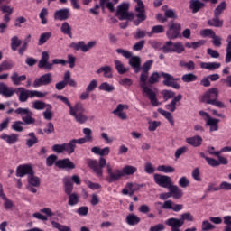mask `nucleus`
Instances as JSON below:
<instances>
[{
	"instance_id": "nucleus-13",
	"label": "nucleus",
	"mask_w": 231,
	"mask_h": 231,
	"mask_svg": "<svg viewBox=\"0 0 231 231\" xmlns=\"http://www.w3.org/2000/svg\"><path fill=\"white\" fill-rule=\"evenodd\" d=\"M95 46H97V41L88 42V44H86L84 41H80L78 43L72 42L70 44V48H73V50H76V51L81 50L83 53H88V51H89V50H93Z\"/></svg>"
},
{
	"instance_id": "nucleus-10",
	"label": "nucleus",
	"mask_w": 231,
	"mask_h": 231,
	"mask_svg": "<svg viewBox=\"0 0 231 231\" xmlns=\"http://www.w3.org/2000/svg\"><path fill=\"white\" fill-rule=\"evenodd\" d=\"M16 115H20L23 124L25 125H32L35 124V118L33 117V112L30 108L18 107L14 110Z\"/></svg>"
},
{
	"instance_id": "nucleus-43",
	"label": "nucleus",
	"mask_w": 231,
	"mask_h": 231,
	"mask_svg": "<svg viewBox=\"0 0 231 231\" xmlns=\"http://www.w3.org/2000/svg\"><path fill=\"white\" fill-rule=\"evenodd\" d=\"M179 66L180 68H186V69H188L189 71H194V69H196V63H194V61L189 60L188 62H186L185 60H180L179 62Z\"/></svg>"
},
{
	"instance_id": "nucleus-28",
	"label": "nucleus",
	"mask_w": 231,
	"mask_h": 231,
	"mask_svg": "<svg viewBox=\"0 0 231 231\" xmlns=\"http://www.w3.org/2000/svg\"><path fill=\"white\" fill-rule=\"evenodd\" d=\"M91 152H93V154L100 156V158H103V156H109V152H111V148L105 147L101 149L98 146H94L91 149Z\"/></svg>"
},
{
	"instance_id": "nucleus-34",
	"label": "nucleus",
	"mask_w": 231,
	"mask_h": 231,
	"mask_svg": "<svg viewBox=\"0 0 231 231\" xmlns=\"http://www.w3.org/2000/svg\"><path fill=\"white\" fill-rule=\"evenodd\" d=\"M11 80L14 86H21V82L26 80V75L19 76V73L14 72L11 76Z\"/></svg>"
},
{
	"instance_id": "nucleus-45",
	"label": "nucleus",
	"mask_w": 231,
	"mask_h": 231,
	"mask_svg": "<svg viewBox=\"0 0 231 231\" xmlns=\"http://www.w3.org/2000/svg\"><path fill=\"white\" fill-rule=\"evenodd\" d=\"M28 136L30 137V139L26 141L27 147H33V145L39 143V139L37 138V136H35V133L31 132L28 134Z\"/></svg>"
},
{
	"instance_id": "nucleus-59",
	"label": "nucleus",
	"mask_w": 231,
	"mask_h": 231,
	"mask_svg": "<svg viewBox=\"0 0 231 231\" xmlns=\"http://www.w3.org/2000/svg\"><path fill=\"white\" fill-rule=\"evenodd\" d=\"M23 124L24 123L22 121H15L13 123L11 128L13 129V131H16V133H23V131H24Z\"/></svg>"
},
{
	"instance_id": "nucleus-60",
	"label": "nucleus",
	"mask_w": 231,
	"mask_h": 231,
	"mask_svg": "<svg viewBox=\"0 0 231 231\" xmlns=\"http://www.w3.org/2000/svg\"><path fill=\"white\" fill-rule=\"evenodd\" d=\"M14 68V62L12 61H3L0 64V73L3 71H8V69H11Z\"/></svg>"
},
{
	"instance_id": "nucleus-6",
	"label": "nucleus",
	"mask_w": 231,
	"mask_h": 231,
	"mask_svg": "<svg viewBox=\"0 0 231 231\" xmlns=\"http://www.w3.org/2000/svg\"><path fill=\"white\" fill-rule=\"evenodd\" d=\"M86 108L80 103H76L74 107L69 111V115L74 116L79 124H86L88 122V116L84 115Z\"/></svg>"
},
{
	"instance_id": "nucleus-32",
	"label": "nucleus",
	"mask_w": 231,
	"mask_h": 231,
	"mask_svg": "<svg viewBox=\"0 0 231 231\" xmlns=\"http://www.w3.org/2000/svg\"><path fill=\"white\" fill-rule=\"evenodd\" d=\"M168 189L174 199H181V198H183V190H181L180 187L171 184V187Z\"/></svg>"
},
{
	"instance_id": "nucleus-17",
	"label": "nucleus",
	"mask_w": 231,
	"mask_h": 231,
	"mask_svg": "<svg viewBox=\"0 0 231 231\" xmlns=\"http://www.w3.org/2000/svg\"><path fill=\"white\" fill-rule=\"evenodd\" d=\"M50 60V53L48 51L42 52V58L38 63V68L43 69H53V64L48 62Z\"/></svg>"
},
{
	"instance_id": "nucleus-55",
	"label": "nucleus",
	"mask_w": 231,
	"mask_h": 231,
	"mask_svg": "<svg viewBox=\"0 0 231 231\" xmlns=\"http://www.w3.org/2000/svg\"><path fill=\"white\" fill-rule=\"evenodd\" d=\"M157 171H159V172H164V174H169L171 172H174L176 169L172 166L160 165L157 167Z\"/></svg>"
},
{
	"instance_id": "nucleus-42",
	"label": "nucleus",
	"mask_w": 231,
	"mask_h": 231,
	"mask_svg": "<svg viewBox=\"0 0 231 231\" xmlns=\"http://www.w3.org/2000/svg\"><path fill=\"white\" fill-rule=\"evenodd\" d=\"M158 113H160V115L164 116V118H166V120H168V122L171 124V125H174V117L172 116V114H171V112H169L167 110H163L162 108H159Z\"/></svg>"
},
{
	"instance_id": "nucleus-49",
	"label": "nucleus",
	"mask_w": 231,
	"mask_h": 231,
	"mask_svg": "<svg viewBox=\"0 0 231 231\" xmlns=\"http://www.w3.org/2000/svg\"><path fill=\"white\" fill-rule=\"evenodd\" d=\"M99 90L106 91V93H113V91L115 90V86L107 82H103L99 85Z\"/></svg>"
},
{
	"instance_id": "nucleus-56",
	"label": "nucleus",
	"mask_w": 231,
	"mask_h": 231,
	"mask_svg": "<svg viewBox=\"0 0 231 231\" xmlns=\"http://www.w3.org/2000/svg\"><path fill=\"white\" fill-rule=\"evenodd\" d=\"M51 225L53 228H56V230H59V231H71V227L65 225L59 224V222L51 221Z\"/></svg>"
},
{
	"instance_id": "nucleus-58",
	"label": "nucleus",
	"mask_w": 231,
	"mask_h": 231,
	"mask_svg": "<svg viewBox=\"0 0 231 231\" xmlns=\"http://www.w3.org/2000/svg\"><path fill=\"white\" fill-rule=\"evenodd\" d=\"M53 106L51 105L48 106V107L45 108V111L43 112V118L45 120H51L53 118Z\"/></svg>"
},
{
	"instance_id": "nucleus-19",
	"label": "nucleus",
	"mask_w": 231,
	"mask_h": 231,
	"mask_svg": "<svg viewBox=\"0 0 231 231\" xmlns=\"http://www.w3.org/2000/svg\"><path fill=\"white\" fill-rule=\"evenodd\" d=\"M93 131H91V128H84L83 129V134H85V137L80 139H72L75 145L79 143V145H82L83 143H86L87 142H93Z\"/></svg>"
},
{
	"instance_id": "nucleus-4",
	"label": "nucleus",
	"mask_w": 231,
	"mask_h": 231,
	"mask_svg": "<svg viewBox=\"0 0 231 231\" xmlns=\"http://www.w3.org/2000/svg\"><path fill=\"white\" fill-rule=\"evenodd\" d=\"M185 221H194V216L190 213H184L180 216V219L169 218L165 221L168 226H173V231H180V228L185 225Z\"/></svg>"
},
{
	"instance_id": "nucleus-27",
	"label": "nucleus",
	"mask_w": 231,
	"mask_h": 231,
	"mask_svg": "<svg viewBox=\"0 0 231 231\" xmlns=\"http://www.w3.org/2000/svg\"><path fill=\"white\" fill-rule=\"evenodd\" d=\"M186 143L192 147H201L203 143V138L199 135L186 138Z\"/></svg>"
},
{
	"instance_id": "nucleus-51",
	"label": "nucleus",
	"mask_w": 231,
	"mask_h": 231,
	"mask_svg": "<svg viewBox=\"0 0 231 231\" xmlns=\"http://www.w3.org/2000/svg\"><path fill=\"white\" fill-rule=\"evenodd\" d=\"M22 41L19 39L18 36H14L11 38V50L13 51H16L17 48H19V46H21L22 44Z\"/></svg>"
},
{
	"instance_id": "nucleus-48",
	"label": "nucleus",
	"mask_w": 231,
	"mask_h": 231,
	"mask_svg": "<svg viewBox=\"0 0 231 231\" xmlns=\"http://www.w3.org/2000/svg\"><path fill=\"white\" fill-rule=\"evenodd\" d=\"M68 196H69L68 205H69V207H75V205H79V194L70 193Z\"/></svg>"
},
{
	"instance_id": "nucleus-57",
	"label": "nucleus",
	"mask_w": 231,
	"mask_h": 231,
	"mask_svg": "<svg viewBox=\"0 0 231 231\" xmlns=\"http://www.w3.org/2000/svg\"><path fill=\"white\" fill-rule=\"evenodd\" d=\"M42 24H48V9L42 8L39 14Z\"/></svg>"
},
{
	"instance_id": "nucleus-2",
	"label": "nucleus",
	"mask_w": 231,
	"mask_h": 231,
	"mask_svg": "<svg viewBox=\"0 0 231 231\" xmlns=\"http://www.w3.org/2000/svg\"><path fill=\"white\" fill-rule=\"evenodd\" d=\"M217 98H219V88H212L203 94L202 102H204V104L215 106V107H218V109H226L225 102Z\"/></svg>"
},
{
	"instance_id": "nucleus-18",
	"label": "nucleus",
	"mask_w": 231,
	"mask_h": 231,
	"mask_svg": "<svg viewBox=\"0 0 231 231\" xmlns=\"http://www.w3.org/2000/svg\"><path fill=\"white\" fill-rule=\"evenodd\" d=\"M15 93L18 96L19 102H28V98H32V90L26 89L23 87L16 88Z\"/></svg>"
},
{
	"instance_id": "nucleus-53",
	"label": "nucleus",
	"mask_w": 231,
	"mask_h": 231,
	"mask_svg": "<svg viewBox=\"0 0 231 231\" xmlns=\"http://www.w3.org/2000/svg\"><path fill=\"white\" fill-rule=\"evenodd\" d=\"M181 80L186 83L196 82V80H198V76H196V74H194V73L184 74L181 77Z\"/></svg>"
},
{
	"instance_id": "nucleus-46",
	"label": "nucleus",
	"mask_w": 231,
	"mask_h": 231,
	"mask_svg": "<svg viewBox=\"0 0 231 231\" xmlns=\"http://www.w3.org/2000/svg\"><path fill=\"white\" fill-rule=\"evenodd\" d=\"M99 4L102 10L106 7L110 12H115V5L111 0H99Z\"/></svg>"
},
{
	"instance_id": "nucleus-39",
	"label": "nucleus",
	"mask_w": 231,
	"mask_h": 231,
	"mask_svg": "<svg viewBox=\"0 0 231 231\" xmlns=\"http://www.w3.org/2000/svg\"><path fill=\"white\" fill-rule=\"evenodd\" d=\"M137 171H138V168L131 165H126L123 167V169L121 170V172L123 176H133V174H134V172H136Z\"/></svg>"
},
{
	"instance_id": "nucleus-14",
	"label": "nucleus",
	"mask_w": 231,
	"mask_h": 231,
	"mask_svg": "<svg viewBox=\"0 0 231 231\" xmlns=\"http://www.w3.org/2000/svg\"><path fill=\"white\" fill-rule=\"evenodd\" d=\"M153 180L159 187L169 189L172 185V179L167 175L154 174Z\"/></svg>"
},
{
	"instance_id": "nucleus-25",
	"label": "nucleus",
	"mask_w": 231,
	"mask_h": 231,
	"mask_svg": "<svg viewBox=\"0 0 231 231\" xmlns=\"http://www.w3.org/2000/svg\"><path fill=\"white\" fill-rule=\"evenodd\" d=\"M55 165L59 169H75V163L69 159L59 160L55 162Z\"/></svg>"
},
{
	"instance_id": "nucleus-50",
	"label": "nucleus",
	"mask_w": 231,
	"mask_h": 231,
	"mask_svg": "<svg viewBox=\"0 0 231 231\" xmlns=\"http://www.w3.org/2000/svg\"><path fill=\"white\" fill-rule=\"evenodd\" d=\"M51 37V32H43L40 35L39 41H38V46H42V44H46L48 41H50V38Z\"/></svg>"
},
{
	"instance_id": "nucleus-3",
	"label": "nucleus",
	"mask_w": 231,
	"mask_h": 231,
	"mask_svg": "<svg viewBox=\"0 0 231 231\" xmlns=\"http://www.w3.org/2000/svg\"><path fill=\"white\" fill-rule=\"evenodd\" d=\"M28 176V185L32 187H41V179L33 175V168L30 164L20 165L16 169V176L18 178H24Z\"/></svg>"
},
{
	"instance_id": "nucleus-31",
	"label": "nucleus",
	"mask_w": 231,
	"mask_h": 231,
	"mask_svg": "<svg viewBox=\"0 0 231 231\" xmlns=\"http://www.w3.org/2000/svg\"><path fill=\"white\" fill-rule=\"evenodd\" d=\"M189 8L192 10V14H198L201 8H205V3L199 0H190Z\"/></svg>"
},
{
	"instance_id": "nucleus-5",
	"label": "nucleus",
	"mask_w": 231,
	"mask_h": 231,
	"mask_svg": "<svg viewBox=\"0 0 231 231\" xmlns=\"http://www.w3.org/2000/svg\"><path fill=\"white\" fill-rule=\"evenodd\" d=\"M87 165L94 171L97 176H102L104 174V167H107V162L104 157L99 158V164L95 159H88Z\"/></svg>"
},
{
	"instance_id": "nucleus-21",
	"label": "nucleus",
	"mask_w": 231,
	"mask_h": 231,
	"mask_svg": "<svg viewBox=\"0 0 231 231\" xmlns=\"http://www.w3.org/2000/svg\"><path fill=\"white\" fill-rule=\"evenodd\" d=\"M125 109H129V106L127 105H117L116 108L113 111V114L116 116H118L121 120H127V114L124 112Z\"/></svg>"
},
{
	"instance_id": "nucleus-63",
	"label": "nucleus",
	"mask_w": 231,
	"mask_h": 231,
	"mask_svg": "<svg viewBox=\"0 0 231 231\" xmlns=\"http://www.w3.org/2000/svg\"><path fill=\"white\" fill-rule=\"evenodd\" d=\"M48 92H42L39 90H31V98H44Z\"/></svg>"
},
{
	"instance_id": "nucleus-22",
	"label": "nucleus",
	"mask_w": 231,
	"mask_h": 231,
	"mask_svg": "<svg viewBox=\"0 0 231 231\" xmlns=\"http://www.w3.org/2000/svg\"><path fill=\"white\" fill-rule=\"evenodd\" d=\"M162 208H164V210H173V212H180V210H183V205L174 204L172 200H166L162 205Z\"/></svg>"
},
{
	"instance_id": "nucleus-9",
	"label": "nucleus",
	"mask_w": 231,
	"mask_h": 231,
	"mask_svg": "<svg viewBox=\"0 0 231 231\" xmlns=\"http://www.w3.org/2000/svg\"><path fill=\"white\" fill-rule=\"evenodd\" d=\"M129 3H122L117 6L116 15L119 17V21H133L134 19V14L128 12Z\"/></svg>"
},
{
	"instance_id": "nucleus-47",
	"label": "nucleus",
	"mask_w": 231,
	"mask_h": 231,
	"mask_svg": "<svg viewBox=\"0 0 231 231\" xmlns=\"http://www.w3.org/2000/svg\"><path fill=\"white\" fill-rule=\"evenodd\" d=\"M48 106H50V104H46L41 100H36L32 103V109H36V111H42V109H46Z\"/></svg>"
},
{
	"instance_id": "nucleus-54",
	"label": "nucleus",
	"mask_w": 231,
	"mask_h": 231,
	"mask_svg": "<svg viewBox=\"0 0 231 231\" xmlns=\"http://www.w3.org/2000/svg\"><path fill=\"white\" fill-rule=\"evenodd\" d=\"M201 230L202 231H212L216 230V226H214L210 221L208 220H203L201 225Z\"/></svg>"
},
{
	"instance_id": "nucleus-1",
	"label": "nucleus",
	"mask_w": 231,
	"mask_h": 231,
	"mask_svg": "<svg viewBox=\"0 0 231 231\" xmlns=\"http://www.w3.org/2000/svg\"><path fill=\"white\" fill-rule=\"evenodd\" d=\"M152 64H154L153 60H147L143 63L142 67V73L140 76V88L143 89V93L148 96L149 100L151 101L152 106L154 107H158L160 106V102L156 98V92L147 86V80L149 79V71L151 68H152Z\"/></svg>"
},
{
	"instance_id": "nucleus-62",
	"label": "nucleus",
	"mask_w": 231,
	"mask_h": 231,
	"mask_svg": "<svg viewBox=\"0 0 231 231\" xmlns=\"http://www.w3.org/2000/svg\"><path fill=\"white\" fill-rule=\"evenodd\" d=\"M162 95L166 102L170 98H176V94L172 90H162Z\"/></svg>"
},
{
	"instance_id": "nucleus-40",
	"label": "nucleus",
	"mask_w": 231,
	"mask_h": 231,
	"mask_svg": "<svg viewBox=\"0 0 231 231\" xmlns=\"http://www.w3.org/2000/svg\"><path fill=\"white\" fill-rule=\"evenodd\" d=\"M114 64L116 66V69L119 75H124V73H127L129 69L124 66V63L118 60H114Z\"/></svg>"
},
{
	"instance_id": "nucleus-20",
	"label": "nucleus",
	"mask_w": 231,
	"mask_h": 231,
	"mask_svg": "<svg viewBox=\"0 0 231 231\" xmlns=\"http://www.w3.org/2000/svg\"><path fill=\"white\" fill-rule=\"evenodd\" d=\"M129 59V65L133 68L134 73H140L142 66V59L140 56H131Z\"/></svg>"
},
{
	"instance_id": "nucleus-16",
	"label": "nucleus",
	"mask_w": 231,
	"mask_h": 231,
	"mask_svg": "<svg viewBox=\"0 0 231 231\" xmlns=\"http://www.w3.org/2000/svg\"><path fill=\"white\" fill-rule=\"evenodd\" d=\"M54 21H68L71 17V11L69 8H61L54 12Z\"/></svg>"
},
{
	"instance_id": "nucleus-35",
	"label": "nucleus",
	"mask_w": 231,
	"mask_h": 231,
	"mask_svg": "<svg viewBox=\"0 0 231 231\" xmlns=\"http://www.w3.org/2000/svg\"><path fill=\"white\" fill-rule=\"evenodd\" d=\"M140 221H142L140 217H138V216H136L134 214H129L126 217V223L130 226H134L138 225V223H140Z\"/></svg>"
},
{
	"instance_id": "nucleus-33",
	"label": "nucleus",
	"mask_w": 231,
	"mask_h": 231,
	"mask_svg": "<svg viewBox=\"0 0 231 231\" xmlns=\"http://www.w3.org/2000/svg\"><path fill=\"white\" fill-rule=\"evenodd\" d=\"M200 68L202 69H208V71H214L221 68V63L217 62H200Z\"/></svg>"
},
{
	"instance_id": "nucleus-38",
	"label": "nucleus",
	"mask_w": 231,
	"mask_h": 231,
	"mask_svg": "<svg viewBox=\"0 0 231 231\" xmlns=\"http://www.w3.org/2000/svg\"><path fill=\"white\" fill-rule=\"evenodd\" d=\"M63 183L65 187V193L67 195L71 194V192H73V183L71 182V178L64 177Z\"/></svg>"
},
{
	"instance_id": "nucleus-61",
	"label": "nucleus",
	"mask_w": 231,
	"mask_h": 231,
	"mask_svg": "<svg viewBox=\"0 0 231 231\" xmlns=\"http://www.w3.org/2000/svg\"><path fill=\"white\" fill-rule=\"evenodd\" d=\"M212 39V44L213 46H215L216 48H221V45L223 44L221 42L223 41V38H221V36L213 34V36H211Z\"/></svg>"
},
{
	"instance_id": "nucleus-15",
	"label": "nucleus",
	"mask_w": 231,
	"mask_h": 231,
	"mask_svg": "<svg viewBox=\"0 0 231 231\" xmlns=\"http://www.w3.org/2000/svg\"><path fill=\"white\" fill-rule=\"evenodd\" d=\"M51 82H53L51 73H46L35 79L32 86L34 88H41V86H49V84H51Z\"/></svg>"
},
{
	"instance_id": "nucleus-64",
	"label": "nucleus",
	"mask_w": 231,
	"mask_h": 231,
	"mask_svg": "<svg viewBox=\"0 0 231 231\" xmlns=\"http://www.w3.org/2000/svg\"><path fill=\"white\" fill-rule=\"evenodd\" d=\"M216 32H214V30L212 29H203L200 31L199 34L200 37H210L212 39V37L214 36Z\"/></svg>"
},
{
	"instance_id": "nucleus-36",
	"label": "nucleus",
	"mask_w": 231,
	"mask_h": 231,
	"mask_svg": "<svg viewBox=\"0 0 231 231\" xmlns=\"http://www.w3.org/2000/svg\"><path fill=\"white\" fill-rule=\"evenodd\" d=\"M226 2H221L214 10V17H221V14L226 10Z\"/></svg>"
},
{
	"instance_id": "nucleus-7",
	"label": "nucleus",
	"mask_w": 231,
	"mask_h": 231,
	"mask_svg": "<svg viewBox=\"0 0 231 231\" xmlns=\"http://www.w3.org/2000/svg\"><path fill=\"white\" fill-rule=\"evenodd\" d=\"M163 53H183L185 51V46L181 42H172V41H168L161 48Z\"/></svg>"
},
{
	"instance_id": "nucleus-26",
	"label": "nucleus",
	"mask_w": 231,
	"mask_h": 231,
	"mask_svg": "<svg viewBox=\"0 0 231 231\" xmlns=\"http://www.w3.org/2000/svg\"><path fill=\"white\" fill-rule=\"evenodd\" d=\"M96 73L97 75H100V73H103V77H105V79H113V68H111V66L109 65H105L101 68H99Z\"/></svg>"
},
{
	"instance_id": "nucleus-29",
	"label": "nucleus",
	"mask_w": 231,
	"mask_h": 231,
	"mask_svg": "<svg viewBox=\"0 0 231 231\" xmlns=\"http://www.w3.org/2000/svg\"><path fill=\"white\" fill-rule=\"evenodd\" d=\"M182 99L183 96L181 94H179L171 100L170 104L165 105V109H167V111H170L171 113H174V111H176V105Z\"/></svg>"
},
{
	"instance_id": "nucleus-8",
	"label": "nucleus",
	"mask_w": 231,
	"mask_h": 231,
	"mask_svg": "<svg viewBox=\"0 0 231 231\" xmlns=\"http://www.w3.org/2000/svg\"><path fill=\"white\" fill-rule=\"evenodd\" d=\"M166 37L170 39V41L181 39V23H178L174 21H171L170 24H168Z\"/></svg>"
},
{
	"instance_id": "nucleus-41",
	"label": "nucleus",
	"mask_w": 231,
	"mask_h": 231,
	"mask_svg": "<svg viewBox=\"0 0 231 231\" xmlns=\"http://www.w3.org/2000/svg\"><path fill=\"white\" fill-rule=\"evenodd\" d=\"M76 144L72 140H70L69 143H63V149H64V152H68L69 154H73L75 152V148H76Z\"/></svg>"
},
{
	"instance_id": "nucleus-11",
	"label": "nucleus",
	"mask_w": 231,
	"mask_h": 231,
	"mask_svg": "<svg viewBox=\"0 0 231 231\" xmlns=\"http://www.w3.org/2000/svg\"><path fill=\"white\" fill-rule=\"evenodd\" d=\"M135 5V12H136V17L137 20L134 21V24L135 26H138L140 23H143V21H145L147 19V15L145 14V5H143V1L142 0H134Z\"/></svg>"
},
{
	"instance_id": "nucleus-37",
	"label": "nucleus",
	"mask_w": 231,
	"mask_h": 231,
	"mask_svg": "<svg viewBox=\"0 0 231 231\" xmlns=\"http://www.w3.org/2000/svg\"><path fill=\"white\" fill-rule=\"evenodd\" d=\"M208 24L214 28H223V20L219 19V16H214V18L208 20Z\"/></svg>"
},
{
	"instance_id": "nucleus-23",
	"label": "nucleus",
	"mask_w": 231,
	"mask_h": 231,
	"mask_svg": "<svg viewBox=\"0 0 231 231\" xmlns=\"http://www.w3.org/2000/svg\"><path fill=\"white\" fill-rule=\"evenodd\" d=\"M219 119L214 117L206 120V127H209V133L219 131Z\"/></svg>"
},
{
	"instance_id": "nucleus-12",
	"label": "nucleus",
	"mask_w": 231,
	"mask_h": 231,
	"mask_svg": "<svg viewBox=\"0 0 231 231\" xmlns=\"http://www.w3.org/2000/svg\"><path fill=\"white\" fill-rule=\"evenodd\" d=\"M106 172L108 174V183H114V181H118L120 178H124L122 170L118 168L113 169V167H111V163L109 162L106 164Z\"/></svg>"
},
{
	"instance_id": "nucleus-24",
	"label": "nucleus",
	"mask_w": 231,
	"mask_h": 231,
	"mask_svg": "<svg viewBox=\"0 0 231 231\" xmlns=\"http://www.w3.org/2000/svg\"><path fill=\"white\" fill-rule=\"evenodd\" d=\"M0 138L1 140L6 142V143H8L9 145H14V143H17V142H19V134H2Z\"/></svg>"
},
{
	"instance_id": "nucleus-44",
	"label": "nucleus",
	"mask_w": 231,
	"mask_h": 231,
	"mask_svg": "<svg viewBox=\"0 0 231 231\" xmlns=\"http://www.w3.org/2000/svg\"><path fill=\"white\" fill-rule=\"evenodd\" d=\"M161 75L164 79L163 80L164 86H169L170 84H172L174 80H180V78L174 79V76L169 73L162 72Z\"/></svg>"
},
{
	"instance_id": "nucleus-30",
	"label": "nucleus",
	"mask_w": 231,
	"mask_h": 231,
	"mask_svg": "<svg viewBox=\"0 0 231 231\" xmlns=\"http://www.w3.org/2000/svg\"><path fill=\"white\" fill-rule=\"evenodd\" d=\"M15 93V90L12 88H8L6 84L0 83V95H3V97H7V98H10V97H14V94Z\"/></svg>"
},
{
	"instance_id": "nucleus-52",
	"label": "nucleus",
	"mask_w": 231,
	"mask_h": 231,
	"mask_svg": "<svg viewBox=\"0 0 231 231\" xmlns=\"http://www.w3.org/2000/svg\"><path fill=\"white\" fill-rule=\"evenodd\" d=\"M60 30L62 32V33H64V35H69L71 39V37H73L72 33H71V26L69 25V23H68V22H64L61 24Z\"/></svg>"
}]
</instances>
